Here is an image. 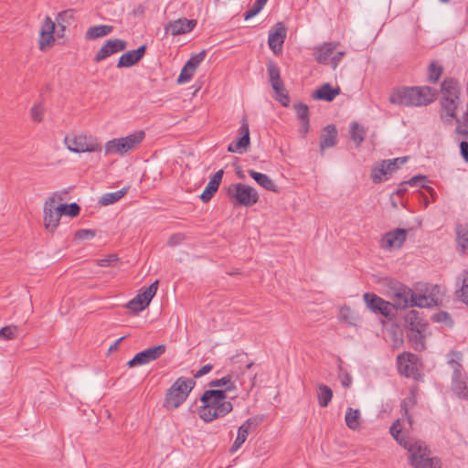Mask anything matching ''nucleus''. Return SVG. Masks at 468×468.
Segmentation results:
<instances>
[{"instance_id": "obj_1", "label": "nucleus", "mask_w": 468, "mask_h": 468, "mask_svg": "<svg viewBox=\"0 0 468 468\" xmlns=\"http://www.w3.org/2000/svg\"><path fill=\"white\" fill-rule=\"evenodd\" d=\"M200 400L203 405L198 409V415L206 422L222 418L233 409L232 403L227 400L224 390H206Z\"/></svg>"}, {"instance_id": "obj_2", "label": "nucleus", "mask_w": 468, "mask_h": 468, "mask_svg": "<svg viewBox=\"0 0 468 468\" xmlns=\"http://www.w3.org/2000/svg\"><path fill=\"white\" fill-rule=\"evenodd\" d=\"M436 98V91L428 86L403 87L394 90L389 101L399 106H423L432 102Z\"/></svg>"}, {"instance_id": "obj_3", "label": "nucleus", "mask_w": 468, "mask_h": 468, "mask_svg": "<svg viewBox=\"0 0 468 468\" xmlns=\"http://www.w3.org/2000/svg\"><path fill=\"white\" fill-rule=\"evenodd\" d=\"M196 382L192 378H178L168 388L164 406L168 410H175L185 402Z\"/></svg>"}, {"instance_id": "obj_4", "label": "nucleus", "mask_w": 468, "mask_h": 468, "mask_svg": "<svg viewBox=\"0 0 468 468\" xmlns=\"http://www.w3.org/2000/svg\"><path fill=\"white\" fill-rule=\"evenodd\" d=\"M449 364L452 368V388L461 399H468V378L463 373L461 360L463 354L459 351H452L449 355Z\"/></svg>"}, {"instance_id": "obj_5", "label": "nucleus", "mask_w": 468, "mask_h": 468, "mask_svg": "<svg viewBox=\"0 0 468 468\" xmlns=\"http://www.w3.org/2000/svg\"><path fill=\"white\" fill-rule=\"evenodd\" d=\"M410 463L413 468H441V462L436 457H431V452L425 442L410 446Z\"/></svg>"}, {"instance_id": "obj_6", "label": "nucleus", "mask_w": 468, "mask_h": 468, "mask_svg": "<svg viewBox=\"0 0 468 468\" xmlns=\"http://www.w3.org/2000/svg\"><path fill=\"white\" fill-rule=\"evenodd\" d=\"M226 193L231 201L243 207H250L259 200L258 192L253 187L241 183L229 185Z\"/></svg>"}, {"instance_id": "obj_7", "label": "nucleus", "mask_w": 468, "mask_h": 468, "mask_svg": "<svg viewBox=\"0 0 468 468\" xmlns=\"http://www.w3.org/2000/svg\"><path fill=\"white\" fill-rule=\"evenodd\" d=\"M67 148L73 153H92L101 151V144L97 138L85 134L67 135L64 138Z\"/></svg>"}, {"instance_id": "obj_8", "label": "nucleus", "mask_w": 468, "mask_h": 468, "mask_svg": "<svg viewBox=\"0 0 468 468\" xmlns=\"http://www.w3.org/2000/svg\"><path fill=\"white\" fill-rule=\"evenodd\" d=\"M62 201V195L55 192L44 203V224L45 228L50 231H53L59 223L60 217L56 207L57 204Z\"/></svg>"}, {"instance_id": "obj_9", "label": "nucleus", "mask_w": 468, "mask_h": 468, "mask_svg": "<svg viewBox=\"0 0 468 468\" xmlns=\"http://www.w3.org/2000/svg\"><path fill=\"white\" fill-rule=\"evenodd\" d=\"M157 288L158 281L156 280L148 287L143 288L140 293L129 301L127 303V308L133 313H139L144 310L150 304L153 297L155 295Z\"/></svg>"}, {"instance_id": "obj_10", "label": "nucleus", "mask_w": 468, "mask_h": 468, "mask_svg": "<svg viewBox=\"0 0 468 468\" xmlns=\"http://www.w3.org/2000/svg\"><path fill=\"white\" fill-rule=\"evenodd\" d=\"M363 300L372 313L388 318L392 315L393 305L373 292H365Z\"/></svg>"}, {"instance_id": "obj_11", "label": "nucleus", "mask_w": 468, "mask_h": 468, "mask_svg": "<svg viewBox=\"0 0 468 468\" xmlns=\"http://www.w3.org/2000/svg\"><path fill=\"white\" fill-rule=\"evenodd\" d=\"M166 346L165 345H158L150 348H147L142 352L137 353L128 363L129 367L136 366L146 365L152 361L159 358L163 354L165 353Z\"/></svg>"}, {"instance_id": "obj_12", "label": "nucleus", "mask_w": 468, "mask_h": 468, "mask_svg": "<svg viewBox=\"0 0 468 468\" xmlns=\"http://www.w3.org/2000/svg\"><path fill=\"white\" fill-rule=\"evenodd\" d=\"M408 230L405 229H396L385 233L379 241V245L386 250L399 249L406 241Z\"/></svg>"}, {"instance_id": "obj_13", "label": "nucleus", "mask_w": 468, "mask_h": 468, "mask_svg": "<svg viewBox=\"0 0 468 468\" xmlns=\"http://www.w3.org/2000/svg\"><path fill=\"white\" fill-rule=\"evenodd\" d=\"M240 137L228 146V151L230 153L243 154L247 151L250 144L249 123L246 116H243L239 129Z\"/></svg>"}, {"instance_id": "obj_14", "label": "nucleus", "mask_w": 468, "mask_h": 468, "mask_svg": "<svg viewBox=\"0 0 468 468\" xmlns=\"http://www.w3.org/2000/svg\"><path fill=\"white\" fill-rule=\"evenodd\" d=\"M418 356L411 353H403L397 358L399 372L405 377L415 378L418 373Z\"/></svg>"}, {"instance_id": "obj_15", "label": "nucleus", "mask_w": 468, "mask_h": 468, "mask_svg": "<svg viewBox=\"0 0 468 468\" xmlns=\"http://www.w3.org/2000/svg\"><path fill=\"white\" fill-rule=\"evenodd\" d=\"M286 27L282 23H276L269 32L268 44L274 54L282 51V44L286 38Z\"/></svg>"}, {"instance_id": "obj_16", "label": "nucleus", "mask_w": 468, "mask_h": 468, "mask_svg": "<svg viewBox=\"0 0 468 468\" xmlns=\"http://www.w3.org/2000/svg\"><path fill=\"white\" fill-rule=\"evenodd\" d=\"M126 48V42L120 38H112L106 41L95 55L94 60L100 62L111 55L122 51Z\"/></svg>"}, {"instance_id": "obj_17", "label": "nucleus", "mask_w": 468, "mask_h": 468, "mask_svg": "<svg viewBox=\"0 0 468 468\" xmlns=\"http://www.w3.org/2000/svg\"><path fill=\"white\" fill-rule=\"evenodd\" d=\"M441 118L443 122L452 123V119L456 118V111L461 104L460 97H441Z\"/></svg>"}, {"instance_id": "obj_18", "label": "nucleus", "mask_w": 468, "mask_h": 468, "mask_svg": "<svg viewBox=\"0 0 468 468\" xmlns=\"http://www.w3.org/2000/svg\"><path fill=\"white\" fill-rule=\"evenodd\" d=\"M197 25V21L194 19L179 18L173 22H170L165 27V32L170 33L172 36H177L190 32Z\"/></svg>"}, {"instance_id": "obj_19", "label": "nucleus", "mask_w": 468, "mask_h": 468, "mask_svg": "<svg viewBox=\"0 0 468 468\" xmlns=\"http://www.w3.org/2000/svg\"><path fill=\"white\" fill-rule=\"evenodd\" d=\"M146 46L142 45L135 50H130L119 58L118 68H129L135 65L145 54Z\"/></svg>"}, {"instance_id": "obj_20", "label": "nucleus", "mask_w": 468, "mask_h": 468, "mask_svg": "<svg viewBox=\"0 0 468 468\" xmlns=\"http://www.w3.org/2000/svg\"><path fill=\"white\" fill-rule=\"evenodd\" d=\"M336 47V43L329 42L315 48L314 55L316 61L321 64H329Z\"/></svg>"}, {"instance_id": "obj_21", "label": "nucleus", "mask_w": 468, "mask_h": 468, "mask_svg": "<svg viewBox=\"0 0 468 468\" xmlns=\"http://www.w3.org/2000/svg\"><path fill=\"white\" fill-rule=\"evenodd\" d=\"M254 423V419H248L241 426H239L238 430L237 438L229 450L231 453L237 452L241 447V445L246 441L247 437L249 435V430Z\"/></svg>"}, {"instance_id": "obj_22", "label": "nucleus", "mask_w": 468, "mask_h": 468, "mask_svg": "<svg viewBox=\"0 0 468 468\" xmlns=\"http://www.w3.org/2000/svg\"><path fill=\"white\" fill-rule=\"evenodd\" d=\"M340 91L339 87L333 88L331 84L324 83L314 92L313 97L316 100L332 101Z\"/></svg>"}, {"instance_id": "obj_23", "label": "nucleus", "mask_w": 468, "mask_h": 468, "mask_svg": "<svg viewBox=\"0 0 468 468\" xmlns=\"http://www.w3.org/2000/svg\"><path fill=\"white\" fill-rule=\"evenodd\" d=\"M336 129L333 124H329L324 128L321 134L320 149L324 151L326 148L333 147L336 144Z\"/></svg>"}, {"instance_id": "obj_24", "label": "nucleus", "mask_w": 468, "mask_h": 468, "mask_svg": "<svg viewBox=\"0 0 468 468\" xmlns=\"http://www.w3.org/2000/svg\"><path fill=\"white\" fill-rule=\"evenodd\" d=\"M439 299L435 293L426 294H415L412 292L410 306L418 307H432L438 304Z\"/></svg>"}, {"instance_id": "obj_25", "label": "nucleus", "mask_w": 468, "mask_h": 468, "mask_svg": "<svg viewBox=\"0 0 468 468\" xmlns=\"http://www.w3.org/2000/svg\"><path fill=\"white\" fill-rule=\"evenodd\" d=\"M249 175L264 189L275 193L278 192L277 186L267 175L256 172L254 170H249Z\"/></svg>"}, {"instance_id": "obj_26", "label": "nucleus", "mask_w": 468, "mask_h": 468, "mask_svg": "<svg viewBox=\"0 0 468 468\" xmlns=\"http://www.w3.org/2000/svg\"><path fill=\"white\" fill-rule=\"evenodd\" d=\"M390 434L392 437L398 441L399 445H401L403 448L410 451V446L415 443H418L420 441L414 440V439H405L404 437L400 436V424L399 420H396L389 429Z\"/></svg>"}, {"instance_id": "obj_27", "label": "nucleus", "mask_w": 468, "mask_h": 468, "mask_svg": "<svg viewBox=\"0 0 468 468\" xmlns=\"http://www.w3.org/2000/svg\"><path fill=\"white\" fill-rule=\"evenodd\" d=\"M113 30L112 26L98 25L88 28L85 37L89 40H94L111 34Z\"/></svg>"}, {"instance_id": "obj_28", "label": "nucleus", "mask_w": 468, "mask_h": 468, "mask_svg": "<svg viewBox=\"0 0 468 468\" xmlns=\"http://www.w3.org/2000/svg\"><path fill=\"white\" fill-rule=\"evenodd\" d=\"M127 152L137 148L145 138L144 131L134 132L125 137H121Z\"/></svg>"}, {"instance_id": "obj_29", "label": "nucleus", "mask_w": 468, "mask_h": 468, "mask_svg": "<svg viewBox=\"0 0 468 468\" xmlns=\"http://www.w3.org/2000/svg\"><path fill=\"white\" fill-rule=\"evenodd\" d=\"M105 154H119L124 155L128 152L125 149L124 144L122 138H114L108 141L104 145Z\"/></svg>"}, {"instance_id": "obj_30", "label": "nucleus", "mask_w": 468, "mask_h": 468, "mask_svg": "<svg viewBox=\"0 0 468 468\" xmlns=\"http://www.w3.org/2000/svg\"><path fill=\"white\" fill-rule=\"evenodd\" d=\"M360 420H361V413L359 410H355L353 408H347L346 416H345V421L346 426L353 431L358 430L360 427Z\"/></svg>"}, {"instance_id": "obj_31", "label": "nucleus", "mask_w": 468, "mask_h": 468, "mask_svg": "<svg viewBox=\"0 0 468 468\" xmlns=\"http://www.w3.org/2000/svg\"><path fill=\"white\" fill-rule=\"evenodd\" d=\"M333 398V391L332 389L324 385V384H318L317 385V399L318 404L320 407L325 408L329 405Z\"/></svg>"}, {"instance_id": "obj_32", "label": "nucleus", "mask_w": 468, "mask_h": 468, "mask_svg": "<svg viewBox=\"0 0 468 468\" xmlns=\"http://www.w3.org/2000/svg\"><path fill=\"white\" fill-rule=\"evenodd\" d=\"M412 291L408 288H403L395 293L394 301L398 308H405L410 305Z\"/></svg>"}, {"instance_id": "obj_33", "label": "nucleus", "mask_w": 468, "mask_h": 468, "mask_svg": "<svg viewBox=\"0 0 468 468\" xmlns=\"http://www.w3.org/2000/svg\"><path fill=\"white\" fill-rule=\"evenodd\" d=\"M208 385L211 388H222L220 390H224L225 395L228 391L236 389V386L232 381V377L230 375L225 376L219 379H214L210 381Z\"/></svg>"}, {"instance_id": "obj_34", "label": "nucleus", "mask_w": 468, "mask_h": 468, "mask_svg": "<svg viewBox=\"0 0 468 468\" xmlns=\"http://www.w3.org/2000/svg\"><path fill=\"white\" fill-rule=\"evenodd\" d=\"M441 97H460L458 83L453 80H444L441 84Z\"/></svg>"}, {"instance_id": "obj_35", "label": "nucleus", "mask_w": 468, "mask_h": 468, "mask_svg": "<svg viewBox=\"0 0 468 468\" xmlns=\"http://www.w3.org/2000/svg\"><path fill=\"white\" fill-rule=\"evenodd\" d=\"M406 322L408 323L411 331H416V333H418V334L420 333L422 326H423V323H422V319L420 316L419 312L414 311V310L410 311L406 315Z\"/></svg>"}, {"instance_id": "obj_36", "label": "nucleus", "mask_w": 468, "mask_h": 468, "mask_svg": "<svg viewBox=\"0 0 468 468\" xmlns=\"http://www.w3.org/2000/svg\"><path fill=\"white\" fill-rule=\"evenodd\" d=\"M56 210L58 211L59 217L61 216H69V217H77L80 214V207L76 203H71L69 205L61 204L59 202L57 204Z\"/></svg>"}, {"instance_id": "obj_37", "label": "nucleus", "mask_w": 468, "mask_h": 468, "mask_svg": "<svg viewBox=\"0 0 468 468\" xmlns=\"http://www.w3.org/2000/svg\"><path fill=\"white\" fill-rule=\"evenodd\" d=\"M127 192V188L124 187L121 190L112 193L104 194L101 199L100 204L102 206H108L120 200Z\"/></svg>"}, {"instance_id": "obj_38", "label": "nucleus", "mask_w": 468, "mask_h": 468, "mask_svg": "<svg viewBox=\"0 0 468 468\" xmlns=\"http://www.w3.org/2000/svg\"><path fill=\"white\" fill-rule=\"evenodd\" d=\"M457 243L463 252L468 251V228L458 225L456 229Z\"/></svg>"}, {"instance_id": "obj_39", "label": "nucleus", "mask_w": 468, "mask_h": 468, "mask_svg": "<svg viewBox=\"0 0 468 468\" xmlns=\"http://www.w3.org/2000/svg\"><path fill=\"white\" fill-rule=\"evenodd\" d=\"M19 327L16 325H7L0 329V340H13L19 335Z\"/></svg>"}, {"instance_id": "obj_40", "label": "nucleus", "mask_w": 468, "mask_h": 468, "mask_svg": "<svg viewBox=\"0 0 468 468\" xmlns=\"http://www.w3.org/2000/svg\"><path fill=\"white\" fill-rule=\"evenodd\" d=\"M267 71L271 85L278 84V82H282L280 69L278 66L273 61H269L267 63Z\"/></svg>"}, {"instance_id": "obj_41", "label": "nucleus", "mask_w": 468, "mask_h": 468, "mask_svg": "<svg viewBox=\"0 0 468 468\" xmlns=\"http://www.w3.org/2000/svg\"><path fill=\"white\" fill-rule=\"evenodd\" d=\"M272 89L274 90L276 93L277 100L283 105L288 106L289 103V97L286 91V89L284 88V85L282 82H278V84H272Z\"/></svg>"}, {"instance_id": "obj_42", "label": "nucleus", "mask_w": 468, "mask_h": 468, "mask_svg": "<svg viewBox=\"0 0 468 468\" xmlns=\"http://www.w3.org/2000/svg\"><path fill=\"white\" fill-rule=\"evenodd\" d=\"M365 130L362 126H360L356 122H353L351 124L350 135L351 139L356 143V144H360L365 139Z\"/></svg>"}, {"instance_id": "obj_43", "label": "nucleus", "mask_w": 468, "mask_h": 468, "mask_svg": "<svg viewBox=\"0 0 468 468\" xmlns=\"http://www.w3.org/2000/svg\"><path fill=\"white\" fill-rule=\"evenodd\" d=\"M407 157H400V158H395L393 160H383L381 164L383 165V167L387 170L388 175H391L394 171L398 169V166H396V163H399L400 165H403L407 162Z\"/></svg>"}, {"instance_id": "obj_44", "label": "nucleus", "mask_w": 468, "mask_h": 468, "mask_svg": "<svg viewBox=\"0 0 468 468\" xmlns=\"http://www.w3.org/2000/svg\"><path fill=\"white\" fill-rule=\"evenodd\" d=\"M218 186L216 185L214 182L209 181L207 186H206L205 190L200 195V199L204 203L208 202L212 198L214 194L218 191Z\"/></svg>"}, {"instance_id": "obj_45", "label": "nucleus", "mask_w": 468, "mask_h": 468, "mask_svg": "<svg viewBox=\"0 0 468 468\" xmlns=\"http://www.w3.org/2000/svg\"><path fill=\"white\" fill-rule=\"evenodd\" d=\"M266 2L263 0H256L251 8L244 14L245 20H249L258 15L264 7Z\"/></svg>"}, {"instance_id": "obj_46", "label": "nucleus", "mask_w": 468, "mask_h": 468, "mask_svg": "<svg viewBox=\"0 0 468 468\" xmlns=\"http://www.w3.org/2000/svg\"><path fill=\"white\" fill-rule=\"evenodd\" d=\"M387 170L383 167L380 163L378 165L374 167L371 172V179L374 183H380L384 180V176H387Z\"/></svg>"}, {"instance_id": "obj_47", "label": "nucleus", "mask_w": 468, "mask_h": 468, "mask_svg": "<svg viewBox=\"0 0 468 468\" xmlns=\"http://www.w3.org/2000/svg\"><path fill=\"white\" fill-rule=\"evenodd\" d=\"M196 70H193L191 69L190 64H186L183 69H181L180 75L177 79V82L182 84L189 81Z\"/></svg>"}, {"instance_id": "obj_48", "label": "nucleus", "mask_w": 468, "mask_h": 468, "mask_svg": "<svg viewBox=\"0 0 468 468\" xmlns=\"http://www.w3.org/2000/svg\"><path fill=\"white\" fill-rule=\"evenodd\" d=\"M442 72V68L435 62H431L429 67V80L431 82H437Z\"/></svg>"}, {"instance_id": "obj_49", "label": "nucleus", "mask_w": 468, "mask_h": 468, "mask_svg": "<svg viewBox=\"0 0 468 468\" xmlns=\"http://www.w3.org/2000/svg\"><path fill=\"white\" fill-rule=\"evenodd\" d=\"M463 284L460 290V297L463 302L468 304V271H463L462 273Z\"/></svg>"}, {"instance_id": "obj_50", "label": "nucleus", "mask_w": 468, "mask_h": 468, "mask_svg": "<svg viewBox=\"0 0 468 468\" xmlns=\"http://www.w3.org/2000/svg\"><path fill=\"white\" fill-rule=\"evenodd\" d=\"M206 55V50H202L199 53L193 55L186 64H190L191 69L196 70L200 63L205 59Z\"/></svg>"}, {"instance_id": "obj_51", "label": "nucleus", "mask_w": 468, "mask_h": 468, "mask_svg": "<svg viewBox=\"0 0 468 468\" xmlns=\"http://www.w3.org/2000/svg\"><path fill=\"white\" fill-rule=\"evenodd\" d=\"M294 110L300 121L309 120V108L304 103H297L294 105Z\"/></svg>"}, {"instance_id": "obj_52", "label": "nucleus", "mask_w": 468, "mask_h": 468, "mask_svg": "<svg viewBox=\"0 0 468 468\" xmlns=\"http://www.w3.org/2000/svg\"><path fill=\"white\" fill-rule=\"evenodd\" d=\"M55 31V23L51 20L49 16H46L44 23L41 27L40 33L41 34H48V35H54Z\"/></svg>"}, {"instance_id": "obj_53", "label": "nucleus", "mask_w": 468, "mask_h": 468, "mask_svg": "<svg viewBox=\"0 0 468 468\" xmlns=\"http://www.w3.org/2000/svg\"><path fill=\"white\" fill-rule=\"evenodd\" d=\"M54 35H46L40 33L39 48L41 50H45L47 48L50 47L54 43Z\"/></svg>"}, {"instance_id": "obj_54", "label": "nucleus", "mask_w": 468, "mask_h": 468, "mask_svg": "<svg viewBox=\"0 0 468 468\" xmlns=\"http://www.w3.org/2000/svg\"><path fill=\"white\" fill-rule=\"evenodd\" d=\"M30 113H31L32 119L35 122H40L43 120L44 110L41 105H34L31 108Z\"/></svg>"}, {"instance_id": "obj_55", "label": "nucleus", "mask_w": 468, "mask_h": 468, "mask_svg": "<svg viewBox=\"0 0 468 468\" xmlns=\"http://www.w3.org/2000/svg\"><path fill=\"white\" fill-rule=\"evenodd\" d=\"M118 261V258L115 254L109 255L103 259L97 261V265L101 267L114 266Z\"/></svg>"}, {"instance_id": "obj_56", "label": "nucleus", "mask_w": 468, "mask_h": 468, "mask_svg": "<svg viewBox=\"0 0 468 468\" xmlns=\"http://www.w3.org/2000/svg\"><path fill=\"white\" fill-rule=\"evenodd\" d=\"M426 181H427L426 176H416L411 177L406 183L409 184L410 186H424V184L426 183Z\"/></svg>"}, {"instance_id": "obj_57", "label": "nucleus", "mask_w": 468, "mask_h": 468, "mask_svg": "<svg viewBox=\"0 0 468 468\" xmlns=\"http://www.w3.org/2000/svg\"><path fill=\"white\" fill-rule=\"evenodd\" d=\"M95 236V232L91 229H80L76 232V238L79 239H89Z\"/></svg>"}, {"instance_id": "obj_58", "label": "nucleus", "mask_w": 468, "mask_h": 468, "mask_svg": "<svg viewBox=\"0 0 468 468\" xmlns=\"http://www.w3.org/2000/svg\"><path fill=\"white\" fill-rule=\"evenodd\" d=\"M412 346H413L414 349L418 350V351H421L425 348V345H424L422 335H420V334L417 333L415 335V339H414Z\"/></svg>"}, {"instance_id": "obj_59", "label": "nucleus", "mask_w": 468, "mask_h": 468, "mask_svg": "<svg viewBox=\"0 0 468 468\" xmlns=\"http://www.w3.org/2000/svg\"><path fill=\"white\" fill-rule=\"evenodd\" d=\"M185 239V236L183 234H175V235H172L167 243L169 246H176V245H178L180 244L183 240Z\"/></svg>"}, {"instance_id": "obj_60", "label": "nucleus", "mask_w": 468, "mask_h": 468, "mask_svg": "<svg viewBox=\"0 0 468 468\" xmlns=\"http://www.w3.org/2000/svg\"><path fill=\"white\" fill-rule=\"evenodd\" d=\"M345 55V52L343 51H338V52H334L332 58H331V60H330V64L332 65V67L334 69H335L338 65V63L340 62V60L343 58Z\"/></svg>"}, {"instance_id": "obj_61", "label": "nucleus", "mask_w": 468, "mask_h": 468, "mask_svg": "<svg viewBox=\"0 0 468 468\" xmlns=\"http://www.w3.org/2000/svg\"><path fill=\"white\" fill-rule=\"evenodd\" d=\"M213 368V366L210 364H207L203 366L197 373L194 375L195 378H201L202 376L209 373Z\"/></svg>"}, {"instance_id": "obj_62", "label": "nucleus", "mask_w": 468, "mask_h": 468, "mask_svg": "<svg viewBox=\"0 0 468 468\" xmlns=\"http://www.w3.org/2000/svg\"><path fill=\"white\" fill-rule=\"evenodd\" d=\"M309 122H310V120L301 121V124L299 126V133L303 136H305L309 131Z\"/></svg>"}, {"instance_id": "obj_63", "label": "nucleus", "mask_w": 468, "mask_h": 468, "mask_svg": "<svg viewBox=\"0 0 468 468\" xmlns=\"http://www.w3.org/2000/svg\"><path fill=\"white\" fill-rule=\"evenodd\" d=\"M460 148H461V154H462L463 159L466 162H468V143L465 141H463L460 144Z\"/></svg>"}, {"instance_id": "obj_64", "label": "nucleus", "mask_w": 468, "mask_h": 468, "mask_svg": "<svg viewBox=\"0 0 468 468\" xmlns=\"http://www.w3.org/2000/svg\"><path fill=\"white\" fill-rule=\"evenodd\" d=\"M223 173V170H218L214 174V176L210 178L209 181L214 182L216 185L219 186V184L222 180Z\"/></svg>"}]
</instances>
